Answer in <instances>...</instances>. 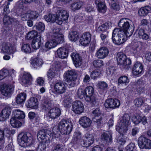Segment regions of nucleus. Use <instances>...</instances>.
Returning <instances> with one entry per match:
<instances>
[{"label":"nucleus","mask_w":151,"mask_h":151,"mask_svg":"<svg viewBox=\"0 0 151 151\" xmlns=\"http://www.w3.org/2000/svg\"><path fill=\"white\" fill-rule=\"evenodd\" d=\"M147 138L144 136H141L138 139V144L140 148L143 149L145 148Z\"/></svg>","instance_id":"nucleus-33"},{"label":"nucleus","mask_w":151,"mask_h":151,"mask_svg":"<svg viewBox=\"0 0 151 151\" xmlns=\"http://www.w3.org/2000/svg\"><path fill=\"white\" fill-rule=\"evenodd\" d=\"M69 13L67 12L63 9L58 10L56 15L52 14L45 15L44 18L47 22L51 23L55 22L59 25L62 24L63 21L67 20L69 17Z\"/></svg>","instance_id":"nucleus-1"},{"label":"nucleus","mask_w":151,"mask_h":151,"mask_svg":"<svg viewBox=\"0 0 151 151\" xmlns=\"http://www.w3.org/2000/svg\"><path fill=\"white\" fill-rule=\"evenodd\" d=\"M32 79V77L29 73H25L22 77V82L23 85L27 86L28 85L31 84Z\"/></svg>","instance_id":"nucleus-23"},{"label":"nucleus","mask_w":151,"mask_h":151,"mask_svg":"<svg viewBox=\"0 0 151 151\" xmlns=\"http://www.w3.org/2000/svg\"><path fill=\"white\" fill-rule=\"evenodd\" d=\"M3 21L4 24L6 25H10L15 20V19L11 17L8 15H3Z\"/></svg>","instance_id":"nucleus-31"},{"label":"nucleus","mask_w":151,"mask_h":151,"mask_svg":"<svg viewBox=\"0 0 151 151\" xmlns=\"http://www.w3.org/2000/svg\"><path fill=\"white\" fill-rule=\"evenodd\" d=\"M9 72L8 70L3 69L0 70V80H1L7 76Z\"/></svg>","instance_id":"nucleus-51"},{"label":"nucleus","mask_w":151,"mask_h":151,"mask_svg":"<svg viewBox=\"0 0 151 151\" xmlns=\"http://www.w3.org/2000/svg\"><path fill=\"white\" fill-rule=\"evenodd\" d=\"M74 65L76 67H78L81 65L82 64V60L81 57L76 59L73 61Z\"/></svg>","instance_id":"nucleus-60"},{"label":"nucleus","mask_w":151,"mask_h":151,"mask_svg":"<svg viewBox=\"0 0 151 151\" xmlns=\"http://www.w3.org/2000/svg\"><path fill=\"white\" fill-rule=\"evenodd\" d=\"M108 85L107 83L104 81H99L97 84V87L102 90H105L108 88Z\"/></svg>","instance_id":"nucleus-55"},{"label":"nucleus","mask_w":151,"mask_h":151,"mask_svg":"<svg viewBox=\"0 0 151 151\" xmlns=\"http://www.w3.org/2000/svg\"><path fill=\"white\" fill-rule=\"evenodd\" d=\"M23 51L27 53H29L31 52V48L29 45L28 44H24L22 47Z\"/></svg>","instance_id":"nucleus-57"},{"label":"nucleus","mask_w":151,"mask_h":151,"mask_svg":"<svg viewBox=\"0 0 151 151\" xmlns=\"http://www.w3.org/2000/svg\"><path fill=\"white\" fill-rule=\"evenodd\" d=\"M18 140L19 145L23 147L30 146L33 143L32 138L28 133L19 134Z\"/></svg>","instance_id":"nucleus-4"},{"label":"nucleus","mask_w":151,"mask_h":151,"mask_svg":"<svg viewBox=\"0 0 151 151\" xmlns=\"http://www.w3.org/2000/svg\"><path fill=\"white\" fill-rule=\"evenodd\" d=\"M71 99L69 97L67 96L65 98L63 103L65 107L69 108L71 106Z\"/></svg>","instance_id":"nucleus-50"},{"label":"nucleus","mask_w":151,"mask_h":151,"mask_svg":"<svg viewBox=\"0 0 151 151\" xmlns=\"http://www.w3.org/2000/svg\"><path fill=\"white\" fill-rule=\"evenodd\" d=\"M118 36V40H116V45H119L124 42L127 40V37L130 36H128L127 33H125L122 31L118 30L117 33Z\"/></svg>","instance_id":"nucleus-17"},{"label":"nucleus","mask_w":151,"mask_h":151,"mask_svg":"<svg viewBox=\"0 0 151 151\" xmlns=\"http://www.w3.org/2000/svg\"><path fill=\"white\" fill-rule=\"evenodd\" d=\"M77 96L78 97L81 99H83L84 98L85 99L86 97L85 89L82 88H79L77 92Z\"/></svg>","instance_id":"nucleus-45"},{"label":"nucleus","mask_w":151,"mask_h":151,"mask_svg":"<svg viewBox=\"0 0 151 151\" xmlns=\"http://www.w3.org/2000/svg\"><path fill=\"white\" fill-rule=\"evenodd\" d=\"M118 25L121 28L119 31H122L125 33H127L128 36H131L134 30V27L130 26L129 22L126 18L121 19L118 23Z\"/></svg>","instance_id":"nucleus-5"},{"label":"nucleus","mask_w":151,"mask_h":151,"mask_svg":"<svg viewBox=\"0 0 151 151\" xmlns=\"http://www.w3.org/2000/svg\"><path fill=\"white\" fill-rule=\"evenodd\" d=\"M84 106L83 104L79 101H74L72 106V110L76 114H80L83 111Z\"/></svg>","instance_id":"nucleus-12"},{"label":"nucleus","mask_w":151,"mask_h":151,"mask_svg":"<svg viewBox=\"0 0 151 151\" xmlns=\"http://www.w3.org/2000/svg\"><path fill=\"white\" fill-rule=\"evenodd\" d=\"M86 97L85 100L90 103L92 106L98 104V100L94 94V88L92 86L86 87L85 89Z\"/></svg>","instance_id":"nucleus-7"},{"label":"nucleus","mask_w":151,"mask_h":151,"mask_svg":"<svg viewBox=\"0 0 151 151\" xmlns=\"http://www.w3.org/2000/svg\"><path fill=\"white\" fill-rule=\"evenodd\" d=\"M10 3L9 2H7V4L5 5L4 7V12L3 15H8L10 13V11L9 9V5Z\"/></svg>","instance_id":"nucleus-62"},{"label":"nucleus","mask_w":151,"mask_h":151,"mask_svg":"<svg viewBox=\"0 0 151 151\" xmlns=\"http://www.w3.org/2000/svg\"><path fill=\"white\" fill-rule=\"evenodd\" d=\"M120 135H121L120 134V135H117L116 136V139L117 142L120 143L121 145H123L125 143L126 141L124 139L121 137Z\"/></svg>","instance_id":"nucleus-61"},{"label":"nucleus","mask_w":151,"mask_h":151,"mask_svg":"<svg viewBox=\"0 0 151 151\" xmlns=\"http://www.w3.org/2000/svg\"><path fill=\"white\" fill-rule=\"evenodd\" d=\"M79 38V34L77 31H72L69 33V38L70 41L76 42Z\"/></svg>","instance_id":"nucleus-39"},{"label":"nucleus","mask_w":151,"mask_h":151,"mask_svg":"<svg viewBox=\"0 0 151 151\" xmlns=\"http://www.w3.org/2000/svg\"><path fill=\"white\" fill-rule=\"evenodd\" d=\"M94 66L96 68H100L103 65V61L101 60H94L93 62Z\"/></svg>","instance_id":"nucleus-59"},{"label":"nucleus","mask_w":151,"mask_h":151,"mask_svg":"<svg viewBox=\"0 0 151 151\" xmlns=\"http://www.w3.org/2000/svg\"><path fill=\"white\" fill-rule=\"evenodd\" d=\"M17 119L12 118L10 120V123L12 126L14 127H19L22 125V123Z\"/></svg>","instance_id":"nucleus-44"},{"label":"nucleus","mask_w":151,"mask_h":151,"mask_svg":"<svg viewBox=\"0 0 151 151\" xmlns=\"http://www.w3.org/2000/svg\"><path fill=\"white\" fill-rule=\"evenodd\" d=\"M130 119L129 114H125L121 118L119 125L116 126V130L123 136L127 132L128 127L130 124Z\"/></svg>","instance_id":"nucleus-3"},{"label":"nucleus","mask_w":151,"mask_h":151,"mask_svg":"<svg viewBox=\"0 0 151 151\" xmlns=\"http://www.w3.org/2000/svg\"><path fill=\"white\" fill-rule=\"evenodd\" d=\"M117 63L120 65L122 69H128L129 65L131 64V60L127 58L126 55L122 52H119L117 54Z\"/></svg>","instance_id":"nucleus-6"},{"label":"nucleus","mask_w":151,"mask_h":151,"mask_svg":"<svg viewBox=\"0 0 151 151\" xmlns=\"http://www.w3.org/2000/svg\"><path fill=\"white\" fill-rule=\"evenodd\" d=\"M73 126L72 124L64 119L62 120L59 122L58 128H53L52 131L54 135L59 134V131L63 134H69L72 130Z\"/></svg>","instance_id":"nucleus-2"},{"label":"nucleus","mask_w":151,"mask_h":151,"mask_svg":"<svg viewBox=\"0 0 151 151\" xmlns=\"http://www.w3.org/2000/svg\"><path fill=\"white\" fill-rule=\"evenodd\" d=\"M135 147L134 143H130L126 147V151H133Z\"/></svg>","instance_id":"nucleus-63"},{"label":"nucleus","mask_w":151,"mask_h":151,"mask_svg":"<svg viewBox=\"0 0 151 151\" xmlns=\"http://www.w3.org/2000/svg\"><path fill=\"white\" fill-rule=\"evenodd\" d=\"M41 38L40 36H38L34 39L32 42V46L33 48L37 50L39 49L41 44Z\"/></svg>","instance_id":"nucleus-27"},{"label":"nucleus","mask_w":151,"mask_h":151,"mask_svg":"<svg viewBox=\"0 0 151 151\" xmlns=\"http://www.w3.org/2000/svg\"><path fill=\"white\" fill-rule=\"evenodd\" d=\"M52 106V100L50 99H46L42 104L41 108L44 111H46Z\"/></svg>","instance_id":"nucleus-35"},{"label":"nucleus","mask_w":151,"mask_h":151,"mask_svg":"<svg viewBox=\"0 0 151 151\" xmlns=\"http://www.w3.org/2000/svg\"><path fill=\"white\" fill-rule=\"evenodd\" d=\"M145 99L143 97H138L134 100L135 106L137 107H140L145 102Z\"/></svg>","instance_id":"nucleus-43"},{"label":"nucleus","mask_w":151,"mask_h":151,"mask_svg":"<svg viewBox=\"0 0 151 151\" xmlns=\"http://www.w3.org/2000/svg\"><path fill=\"white\" fill-rule=\"evenodd\" d=\"M65 81L67 82L68 86L73 87L76 84L77 75L75 70H69L65 74Z\"/></svg>","instance_id":"nucleus-8"},{"label":"nucleus","mask_w":151,"mask_h":151,"mask_svg":"<svg viewBox=\"0 0 151 151\" xmlns=\"http://www.w3.org/2000/svg\"><path fill=\"white\" fill-rule=\"evenodd\" d=\"M84 138L89 141L90 142H93L94 140V138L93 135L89 133H86L85 134Z\"/></svg>","instance_id":"nucleus-58"},{"label":"nucleus","mask_w":151,"mask_h":151,"mask_svg":"<svg viewBox=\"0 0 151 151\" xmlns=\"http://www.w3.org/2000/svg\"><path fill=\"white\" fill-rule=\"evenodd\" d=\"M61 150V145L58 144H54L52 149V151H60Z\"/></svg>","instance_id":"nucleus-64"},{"label":"nucleus","mask_w":151,"mask_h":151,"mask_svg":"<svg viewBox=\"0 0 151 151\" xmlns=\"http://www.w3.org/2000/svg\"><path fill=\"white\" fill-rule=\"evenodd\" d=\"M120 105L119 101L116 99H108L106 100L104 103L105 106L106 108L114 109L119 107Z\"/></svg>","instance_id":"nucleus-11"},{"label":"nucleus","mask_w":151,"mask_h":151,"mask_svg":"<svg viewBox=\"0 0 151 151\" xmlns=\"http://www.w3.org/2000/svg\"><path fill=\"white\" fill-rule=\"evenodd\" d=\"M81 133L80 132L75 133L71 143L73 144H80L82 141Z\"/></svg>","instance_id":"nucleus-25"},{"label":"nucleus","mask_w":151,"mask_h":151,"mask_svg":"<svg viewBox=\"0 0 151 151\" xmlns=\"http://www.w3.org/2000/svg\"><path fill=\"white\" fill-rule=\"evenodd\" d=\"M26 94L24 93H19L16 98V102L18 104H21L24 102L26 100Z\"/></svg>","instance_id":"nucleus-32"},{"label":"nucleus","mask_w":151,"mask_h":151,"mask_svg":"<svg viewBox=\"0 0 151 151\" xmlns=\"http://www.w3.org/2000/svg\"><path fill=\"white\" fill-rule=\"evenodd\" d=\"M93 121L96 123L98 127L99 128L101 125V124L103 123L102 121V118L94 117L93 118Z\"/></svg>","instance_id":"nucleus-52"},{"label":"nucleus","mask_w":151,"mask_h":151,"mask_svg":"<svg viewBox=\"0 0 151 151\" xmlns=\"http://www.w3.org/2000/svg\"><path fill=\"white\" fill-rule=\"evenodd\" d=\"M61 113L60 109L58 107H55L50 109L48 113V115L50 118L54 119L59 117Z\"/></svg>","instance_id":"nucleus-18"},{"label":"nucleus","mask_w":151,"mask_h":151,"mask_svg":"<svg viewBox=\"0 0 151 151\" xmlns=\"http://www.w3.org/2000/svg\"><path fill=\"white\" fill-rule=\"evenodd\" d=\"M91 38V35L90 33L88 32H85L80 37V43L83 45L86 46L90 43Z\"/></svg>","instance_id":"nucleus-19"},{"label":"nucleus","mask_w":151,"mask_h":151,"mask_svg":"<svg viewBox=\"0 0 151 151\" xmlns=\"http://www.w3.org/2000/svg\"><path fill=\"white\" fill-rule=\"evenodd\" d=\"M29 13V19L33 20L36 19L39 16L38 13L36 11H31Z\"/></svg>","instance_id":"nucleus-54"},{"label":"nucleus","mask_w":151,"mask_h":151,"mask_svg":"<svg viewBox=\"0 0 151 151\" xmlns=\"http://www.w3.org/2000/svg\"><path fill=\"white\" fill-rule=\"evenodd\" d=\"M54 91L58 94H62L64 93L66 90L67 87L64 83L61 81L55 82L54 85Z\"/></svg>","instance_id":"nucleus-10"},{"label":"nucleus","mask_w":151,"mask_h":151,"mask_svg":"<svg viewBox=\"0 0 151 151\" xmlns=\"http://www.w3.org/2000/svg\"><path fill=\"white\" fill-rule=\"evenodd\" d=\"M79 122L80 124L84 128L90 127L92 123L90 119L86 116L81 117Z\"/></svg>","instance_id":"nucleus-21"},{"label":"nucleus","mask_w":151,"mask_h":151,"mask_svg":"<svg viewBox=\"0 0 151 151\" xmlns=\"http://www.w3.org/2000/svg\"><path fill=\"white\" fill-rule=\"evenodd\" d=\"M57 52L58 57L60 58L64 59L68 56V51L64 47L59 48L57 50Z\"/></svg>","instance_id":"nucleus-24"},{"label":"nucleus","mask_w":151,"mask_h":151,"mask_svg":"<svg viewBox=\"0 0 151 151\" xmlns=\"http://www.w3.org/2000/svg\"><path fill=\"white\" fill-rule=\"evenodd\" d=\"M101 137L102 139L105 141L107 144H109L111 142L112 134L109 132L103 133L101 135Z\"/></svg>","instance_id":"nucleus-28"},{"label":"nucleus","mask_w":151,"mask_h":151,"mask_svg":"<svg viewBox=\"0 0 151 151\" xmlns=\"http://www.w3.org/2000/svg\"><path fill=\"white\" fill-rule=\"evenodd\" d=\"M138 34L139 37L144 40H146L149 38L148 35L145 32L143 29H140L139 30Z\"/></svg>","instance_id":"nucleus-48"},{"label":"nucleus","mask_w":151,"mask_h":151,"mask_svg":"<svg viewBox=\"0 0 151 151\" xmlns=\"http://www.w3.org/2000/svg\"><path fill=\"white\" fill-rule=\"evenodd\" d=\"M43 63L42 60L40 58H35L32 60L31 65L35 68L41 66Z\"/></svg>","instance_id":"nucleus-34"},{"label":"nucleus","mask_w":151,"mask_h":151,"mask_svg":"<svg viewBox=\"0 0 151 151\" xmlns=\"http://www.w3.org/2000/svg\"><path fill=\"white\" fill-rule=\"evenodd\" d=\"M14 118L17 119H23L25 117V114L22 111L19 109H17L14 110Z\"/></svg>","instance_id":"nucleus-41"},{"label":"nucleus","mask_w":151,"mask_h":151,"mask_svg":"<svg viewBox=\"0 0 151 151\" xmlns=\"http://www.w3.org/2000/svg\"><path fill=\"white\" fill-rule=\"evenodd\" d=\"M119 29L115 28L113 30L112 35V39L113 42L116 44V40H118V36L117 33Z\"/></svg>","instance_id":"nucleus-56"},{"label":"nucleus","mask_w":151,"mask_h":151,"mask_svg":"<svg viewBox=\"0 0 151 151\" xmlns=\"http://www.w3.org/2000/svg\"><path fill=\"white\" fill-rule=\"evenodd\" d=\"M141 116L140 114H135L132 117V122L135 124H139L141 122Z\"/></svg>","instance_id":"nucleus-46"},{"label":"nucleus","mask_w":151,"mask_h":151,"mask_svg":"<svg viewBox=\"0 0 151 151\" xmlns=\"http://www.w3.org/2000/svg\"><path fill=\"white\" fill-rule=\"evenodd\" d=\"M50 141L49 140L42 141L38 145V149L41 151H43L45 150L47 146L49 145Z\"/></svg>","instance_id":"nucleus-36"},{"label":"nucleus","mask_w":151,"mask_h":151,"mask_svg":"<svg viewBox=\"0 0 151 151\" xmlns=\"http://www.w3.org/2000/svg\"><path fill=\"white\" fill-rule=\"evenodd\" d=\"M129 82L128 77L126 76H123L120 77L118 80V84H124L126 85Z\"/></svg>","instance_id":"nucleus-47"},{"label":"nucleus","mask_w":151,"mask_h":151,"mask_svg":"<svg viewBox=\"0 0 151 151\" xmlns=\"http://www.w3.org/2000/svg\"><path fill=\"white\" fill-rule=\"evenodd\" d=\"M12 108L9 105L6 106L0 114V120L4 121L8 118L11 114Z\"/></svg>","instance_id":"nucleus-13"},{"label":"nucleus","mask_w":151,"mask_h":151,"mask_svg":"<svg viewBox=\"0 0 151 151\" xmlns=\"http://www.w3.org/2000/svg\"><path fill=\"white\" fill-rule=\"evenodd\" d=\"M83 3L81 1H76L72 3L70 6L71 9L73 11L79 9L82 6Z\"/></svg>","instance_id":"nucleus-38"},{"label":"nucleus","mask_w":151,"mask_h":151,"mask_svg":"<svg viewBox=\"0 0 151 151\" xmlns=\"http://www.w3.org/2000/svg\"><path fill=\"white\" fill-rule=\"evenodd\" d=\"M109 51L108 48L103 47L100 48L96 52V56L98 58L103 59L108 55Z\"/></svg>","instance_id":"nucleus-15"},{"label":"nucleus","mask_w":151,"mask_h":151,"mask_svg":"<svg viewBox=\"0 0 151 151\" xmlns=\"http://www.w3.org/2000/svg\"><path fill=\"white\" fill-rule=\"evenodd\" d=\"M95 3L97 5L98 10L100 12L104 13L106 10V6L104 3L99 0H96Z\"/></svg>","instance_id":"nucleus-29"},{"label":"nucleus","mask_w":151,"mask_h":151,"mask_svg":"<svg viewBox=\"0 0 151 151\" xmlns=\"http://www.w3.org/2000/svg\"><path fill=\"white\" fill-rule=\"evenodd\" d=\"M111 25V23L110 22H106L99 27L97 29L96 31L99 33L103 32L104 31H107V29L109 28Z\"/></svg>","instance_id":"nucleus-30"},{"label":"nucleus","mask_w":151,"mask_h":151,"mask_svg":"<svg viewBox=\"0 0 151 151\" xmlns=\"http://www.w3.org/2000/svg\"><path fill=\"white\" fill-rule=\"evenodd\" d=\"M93 143V142H90L89 141L83 138V140L82 139L81 145L83 147H87L90 146Z\"/></svg>","instance_id":"nucleus-53"},{"label":"nucleus","mask_w":151,"mask_h":151,"mask_svg":"<svg viewBox=\"0 0 151 151\" xmlns=\"http://www.w3.org/2000/svg\"><path fill=\"white\" fill-rule=\"evenodd\" d=\"M53 31V34L51 35V38L53 40L54 42H56V45L62 43L64 39L63 35L58 34V30L56 31L55 29H54Z\"/></svg>","instance_id":"nucleus-16"},{"label":"nucleus","mask_w":151,"mask_h":151,"mask_svg":"<svg viewBox=\"0 0 151 151\" xmlns=\"http://www.w3.org/2000/svg\"><path fill=\"white\" fill-rule=\"evenodd\" d=\"M50 132L46 129H43L39 131L37 134L38 139H41L42 141L51 140L53 137L50 133Z\"/></svg>","instance_id":"nucleus-9"},{"label":"nucleus","mask_w":151,"mask_h":151,"mask_svg":"<svg viewBox=\"0 0 151 151\" xmlns=\"http://www.w3.org/2000/svg\"><path fill=\"white\" fill-rule=\"evenodd\" d=\"M143 67L142 64L139 62H136L133 67L132 72L133 74L137 75L142 72Z\"/></svg>","instance_id":"nucleus-22"},{"label":"nucleus","mask_w":151,"mask_h":151,"mask_svg":"<svg viewBox=\"0 0 151 151\" xmlns=\"http://www.w3.org/2000/svg\"><path fill=\"white\" fill-rule=\"evenodd\" d=\"M150 10V6H148L141 8L138 11V14L140 16H144L147 15Z\"/></svg>","instance_id":"nucleus-37"},{"label":"nucleus","mask_w":151,"mask_h":151,"mask_svg":"<svg viewBox=\"0 0 151 151\" xmlns=\"http://www.w3.org/2000/svg\"><path fill=\"white\" fill-rule=\"evenodd\" d=\"M14 91V86L12 85H6L4 86L1 90L2 94L8 97H10Z\"/></svg>","instance_id":"nucleus-14"},{"label":"nucleus","mask_w":151,"mask_h":151,"mask_svg":"<svg viewBox=\"0 0 151 151\" xmlns=\"http://www.w3.org/2000/svg\"><path fill=\"white\" fill-rule=\"evenodd\" d=\"M39 35H37V32L35 30H34L29 32L26 36V38L28 40H30L32 39H34L36 38Z\"/></svg>","instance_id":"nucleus-42"},{"label":"nucleus","mask_w":151,"mask_h":151,"mask_svg":"<svg viewBox=\"0 0 151 151\" xmlns=\"http://www.w3.org/2000/svg\"><path fill=\"white\" fill-rule=\"evenodd\" d=\"M56 45V42H54L53 40L52 39L51 40L46 43L45 47L46 48L48 49H50L55 47Z\"/></svg>","instance_id":"nucleus-49"},{"label":"nucleus","mask_w":151,"mask_h":151,"mask_svg":"<svg viewBox=\"0 0 151 151\" xmlns=\"http://www.w3.org/2000/svg\"><path fill=\"white\" fill-rule=\"evenodd\" d=\"M2 50L3 52L10 54L13 53L16 51L15 47L12 46L9 44H5L3 46Z\"/></svg>","instance_id":"nucleus-26"},{"label":"nucleus","mask_w":151,"mask_h":151,"mask_svg":"<svg viewBox=\"0 0 151 151\" xmlns=\"http://www.w3.org/2000/svg\"><path fill=\"white\" fill-rule=\"evenodd\" d=\"M38 102L37 99L34 97H31L28 101L26 105L28 108L37 109L38 107Z\"/></svg>","instance_id":"nucleus-20"},{"label":"nucleus","mask_w":151,"mask_h":151,"mask_svg":"<svg viewBox=\"0 0 151 151\" xmlns=\"http://www.w3.org/2000/svg\"><path fill=\"white\" fill-rule=\"evenodd\" d=\"M45 28L44 24L42 22H39L38 24L33 26V29L37 30L39 32L41 33L44 31Z\"/></svg>","instance_id":"nucleus-40"}]
</instances>
